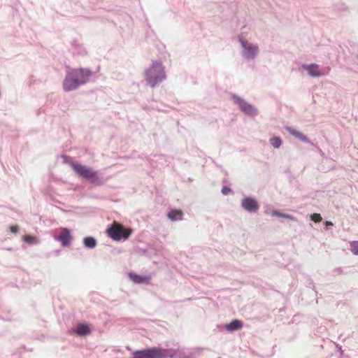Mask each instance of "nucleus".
Segmentation results:
<instances>
[{"label":"nucleus","instance_id":"33","mask_svg":"<svg viewBox=\"0 0 358 358\" xmlns=\"http://www.w3.org/2000/svg\"><path fill=\"white\" fill-rule=\"evenodd\" d=\"M357 59H358V53H357Z\"/></svg>","mask_w":358,"mask_h":358},{"label":"nucleus","instance_id":"32","mask_svg":"<svg viewBox=\"0 0 358 358\" xmlns=\"http://www.w3.org/2000/svg\"><path fill=\"white\" fill-rule=\"evenodd\" d=\"M326 224L327 225H333V223L331 222H330V221H327L326 222Z\"/></svg>","mask_w":358,"mask_h":358},{"label":"nucleus","instance_id":"26","mask_svg":"<svg viewBox=\"0 0 358 358\" xmlns=\"http://www.w3.org/2000/svg\"><path fill=\"white\" fill-rule=\"evenodd\" d=\"M84 244L85 245L86 247H90V237H85L84 238Z\"/></svg>","mask_w":358,"mask_h":358},{"label":"nucleus","instance_id":"15","mask_svg":"<svg viewBox=\"0 0 358 358\" xmlns=\"http://www.w3.org/2000/svg\"><path fill=\"white\" fill-rule=\"evenodd\" d=\"M168 217L172 221L180 220L182 218V213L179 210H171L168 213Z\"/></svg>","mask_w":358,"mask_h":358},{"label":"nucleus","instance_id":"16","mask_svg":"<svg viewBox=\"0 0 358 358\" xmlns=\"http://www.w3.org/2000/svg\"><path fill=\"white\" fill-rule=\"evenodd\" d=\"M89 331V327L87 324H79L76 329L73 330L76 334L80 336H83L87 334Z\"/></svg>","mask_w":358,"mask_h":358},{"label":"nucleus","instance_id":"28","mask_svg":"<svg viewBox=\"0 0 358 358\" xmlns=\"http://www.w3.org/2000/svg\"><path fill=\"white\" fill-rule=\"evenodd\" d=\"M284 218L285 219H288V220H294V217L289 214H285V216H284Z\"/></svg>","mask_w":358,"mask_h":358},{"label":"nucleus","instance_id":"12","mask_svg":"<svg viewBox=\"0 0 358 358\" xmlns=\"http://www.w3.org/2000/svg\"><path fill=\"white\" fill-rule=\"evenodd\" d=\"M104 181L105 180L101 173L98 171H92L91 170V185H101Z\"/></svg>","mask_w":358,"mask_h":358},{"label":"nucleus","instance_id":"30","mask_svg":"<svg viewBox=\"0 0 358 358\" xmlns=\"http://www.w3.org/2000/svg\"><path fill=\"white\" fill-rule=\"evenodd\" d=\"M317 150H318V151H319V152H320V155H321L322 157H324V152H323L320 148H319L318 147H317Z\"/></svg>","mask_w":358,"mask_h":358},{"label":"nucleus","instance_id":"9","mask_svg":"<svg viewBox=\"0 0 358 358\" xmlns=\"http://www.w3.org/2000/svg\"><path fill=\"white\" fill-rule=\"evenodd\" d=\"M57 239L61 242L63 246H68L72 240L70 231L66 228H62Z\"/></svg>","mask_w":358,"mask_h":358},{"label":"nucleus","instance_id":"7","mask_svg":"<svg viewBox=\"0 0 358 358\" xmlns=\"http://www.w3.org/2000/svg\"><path fill=\"white\" fill-rule=\"evenodd\" d=\"M241 206L250 213H256L260 207L257 199L251 196L244 197L241 201Z\"/></svg>","mask_w":358,"mask_h":358},{"label":"nucleus","instance_id":"25","mask_svg":"<svg viewBox=\"0 0 358 358\" xmlns=\"http://www.w3.org/2000/svg\"><path fill=\"white\" fill-rule=\"evenodd\" d=\"M112 352H113L114 355H117L119 353H120V354L123 353V350L118 349V348L113 349Z\"/></svg>","mask_w":358,"mask_h":358},{"label":"nucleus","instance_id":"19","mask_svg":"<svg viewBox=\"0 0 358 358\" xmlns=\"http://www.w3.org/2000/svg\"><path fill=\"white\" fill-rule=\"evenodd\" d=\"M350 250L355 255H358V241L350 242Z\"/></svg>","mask_w":358,"mask_h":358},{"label":"nucleus","instance_id":"13","mask_svg":"<svg viewBox=\"0 0 358 358\" xmlns=\"http://www.w3.org/2000/svg\"><path fill=\"white\" fill-rule=\"evenodd\" d=\"M165 352V358H185V355L179 350L175 349H164Z\"/></svg>","mask_w":358,"mask_h":358},{"label":"nucleus","instance_id":"14","mask_svg":"<svg viewBox=\"0 0 358 358\" xmlns=\"http://www.w3.org/2000/svg\"><path fill=\"white\" fill-rule=\"evenodd\" d=\"M72 167L78 175L86 178L90 176V172L85 166L80 164H72Z\"/></svg>","mask_w":358,"mask_h":358},{"label":"nucleus","instance_id":"21","mask_svg":"<svg viewBox=\"0 0 358 358\" xmlns=\"http://www.w3.org/2000/svg\"><path fill=\"white\" fill-rule=\"evenodd\" d=\"M310 219L315 222H319L322 220V217L318 213H313L310 215Z\"/></svg>","mask_w":358,"mask_h":358},{"label":"nucleus","instance_id":"5","mask_svg":"<svg viewBox=\"0 0 358 358\" xmlns=\"http://www.w3.org/2000/svg\"><path fill=\"white\" fill-rule=\"evenodd\" d=\"M231 97L234 103L245 115L252 117L258 115L259 111L253 105L249 103L238 95L233 94Z\"/></svg>","mask_w":358,"mask_h":358},{"label":"nucleus","instance_id":"29","mask_svg":"<svg viewBox=\"0 0 358 358\" xmlns=\"http://www.w3.org/2000/svg\"><path fill=\"white\" fill-rule=\"evenodd\" d=\"M202 350H203V348H197L195 349V352L198 355L201 354Z\"/></svg>","mask_w":358,"mask_h":358},{"label":"nucleus","instance_id":"6","mask_svg":"<svg viewBox=\"0 0 358 358\" xmlns=\"http://www.w3.org/2000/svg\"><path fill=\"white\" fill-rule=\"evenodd\" d=\"M136 358H165L166 354L164 349L159 348H149L133 352Z\"/></svg>","mask_w":358,"mask_h":358},{"label":"nucleus","instance_id":"1","mask_svg":"<svg viewBox=\"0 0 358 358\" xmlns=\"http://www.w3.org/2000/svg\"><path fill=\"white\" fill-rule=\"evenodd\" d=\"M166 78L164 66L161 62L155 61L145 71V80L147 84L155 87Z\"/></svg>","mask_w":358,"mask_h":358},{"label":"nucleus","instance_id":"27","mask_svg":"<svg viewBox=\"0 0 358 358\" xmlns=\"http://www.w3.org/2000/svg\"><path fill=\"white\" fill-rule=\"evenodd\" d=\"M96 241L95 238L91 237V248H93L96 246Z\"/></svg>","mask_w":358,"mask_h":358},{"label":"nucleus","instance_id":"23","mask_svg":"<svg viewBox=\"0 0 358 358\" xmlns=\"http://www.w3.org/2000/svg\"><path fill=\"white\" fill-rule=\"evenodd\" d=\"M222 193L224 194V195H227L228 194L229 192H231V189L230 187H227V186H224L222 188V190H221Z\"/></svg>","mask_w":358,"mask_h":358},{"label":"nucleus","instance_id":"24","mask_svg":"<svg viewBox=\"0 0 358 358\" xmlns=\"http://www.w3.org/2000/svg\"><path fill=\"white\" fill-rule=\"evenodd\" d=\"M19 227L17 225H13L10 227V231L13 234L17 233Z\"/></svg>","mask_w":358,"mask_h":358},{"label":"nucleus","instance_id":"17","mask_svg":"<svg viewBox=\"0 0 358 358\" xmlns=\"http://www.w3.org/2000/svg\"><path fill=\"white\" fill-rule=\"evenodd\" d=\"M129 278L135 283L141 284L146 281V278L134 273H129Z\"/></svg>","mask_w":358,"mask_h":358},{"label":"nucleus","instance_id":"3","mask_svg":"<svg viewBox=\"0 0 358 358\" xmlns=\"http://www.w3.org/2000/svg\"><path fill=\"white\" fill-rule=\"evenodd\" d=\"M88 76L89 71L87 70L76 69L70 71L64 80V89L66 91L75 90L79 85L86 83Z\"/></svg>","mask_w":358,"mask_h":358},{"label":"nucleus","instance_id":"20","mask_svg":"<svg viewBox=\"0 0 358 358\" xmlns=\"http://www.w3.org/2000/svg\"><path fill=\"white\" fill-rule=\"evenodd\" d=\"M23 241L24 242H27V243H35L37 242V240H36V237L31 236H29V235L24 236L23 237Z\"/></svg>","mask_w":358,"mask_h":358},{"label":"nucleus","instance_id":"8","mask_svg":"<svg viewBox=\"0 0 358 358\" xmlns=\"http://www.w3.org/2000/svg\"><path fill=\"white\" fill-rule=\"evenodd\" d=\"M300 69L306 71L311 77H320L325 75L324 73L319 70V66L316 64H302Z\"/></svg>","mask_w":358,"mask_h":358},{"label":"nucleus","instance_id":"31","mask_svg":"<svg viewBox=\"0 0 358 358\" xmlns=\"http://www.w3.org/2000/svg\"><path fill=\"white\" fill-rule=\"evenodd\" d=\"M185 358H194L192 354H189L185 357Z\"/></svg>","mask_w":358,"mask_h":358},{"label":"nucleus","instance_id":"4","mask_svg":"<svg viewBox=\"0 0 358 358\" xmlns=\"http://www.w3.org/2000/svg\"><path fill=\"white\" fill-rule=\"evenodd\" d=\"M108 236L113 241H120L127 240L131 234V230L124 228L122 224L114 222L106 229Z\"/></svg>","mask_w":358,"mask_h":358},{"label":"nucleus","instance_id":"18","mask_svg":"<svg viewBox=\"0 0 358 358\" xmlns=\"http://www.w3.org/2000/svg\"><path fill=\"white\" fill-rule=\"evenodd\" d=\"M270 144L274 148H279L282 143V139L279 136H274L269 139Z\"/></svg>","mask_w":358,"mask_h":358},{"label":"nucleus","instance_id":"2","mask_svg":"<svg viewBox=\"0 0 358 358\" xmlns=\"http://www.w3.org/2000/svg\"><path fill=\"white\" fill-rule=\"evenodd\" d=\"M240 43V55L245 61H255L260 52V48L257 43L252 41L244 37L238 36Z\"/></svg>","mask_w":358,"mask_h":358},{"label":"nucleus","instance_id":"10","mask_svg":"<svg viewBox=\"0 0 358 358\" xmlns=\"http://www.w3.org/2000/svg\"><path fill=\"white\" fill-rule=\"evenodd\" d=\"M285 129L290 135L299 139L301 141H302L303 143H306L313 144L312 142L310 141V139L306 135H304L299 131H298L291 127H286Z\"/></svg>","mask_w":358,"mask_h":358},{"label":"nucleus","instance_id":"11","mask_svg":"<svg viewBox=\"0 0 358 358\" xmlns=\"http://www.w3.org/2000/svg\"><path fill=\"white\" fill-rule=\"evenodd\" d=\"M243 322L238 320H233L230 323L225 325V329L229 331L232 332L234 331H237L243 327Z\"/></svg>","mask_w":358,"mask_h":358},{"label":"nucleus","instance_id":"22","mask_svg":"<svg viewBox=\"0 0 358 358\" xmlns=\"http://www.w3.org/2000/svg\"><path fill=\"white\" fill-rule=\"evenodd\" d=\"M271 215L278 217H283L285 216V213H280L278 210H273L271 212Z\"/></svg>","mask_w":358,"mask_h":358}]
</instances>
